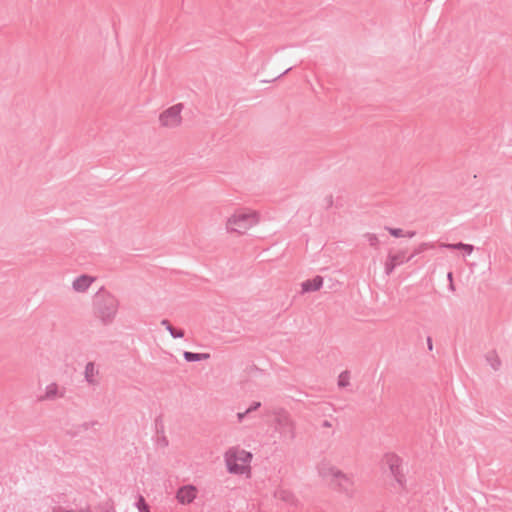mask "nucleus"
<instances>
[{"instance_id": "f257e3e1", "label": "nucleus", "mask_w": 512, "mask_h": 512, "mask_svg": "<svg viewBox=\"0 0 512 512\" xmlns=\"http://www.w3.org/2000/svg\"><path fill=\"white\" fill-rule=\"evenodd\" d=\"M93 307L96 317L106 325L114 320L118 312L119 301L113 294L101 288L94 296Z\"/></svg>"}, {"instance_id": "f03ea898", "label": "nucleus", "mask_w": 512, "mask_h": 512, "mask_svg": "<svg viewBox=\"0 0 512 512\" xmlns=\"http://www.w3.org/2000/svg\"><path fill=\"white\" fill-rule=\"evenodd\" d=\"M259 216L255 211L240 210L235 212L227 219V229L231 232L245 233L248 229L256 225Z\"/></svg>"}, {"instance_id": "7ed1b4c3", "label": "nucleus", "mask_w": 512, "mask_h": 512, "mask_svg": "<svg viewBox=\"0 0 512 512\" xmlns=\"http://www.w3.org/2000/svg\"><path fill=\"white\" fill-rule=\"evenodd\" d=\"M252 459V454L243 449H230L225 454L227 470L232 474H243Z\"/></svg>"}, {"instance_id": "20e7f679", "label": "nucleus", "mask_w": 512, "mask_h": 512, "mask_svg": "<svg viewBox=\"0 0 512 512\" xmlns=\"http://www.w3.org/2000/svg\"><path fill=\"white\" fill-rule=\"evenodd\" d=\"M275 430L280 433L284 439L294 440L296 437V424L290 414L283 410L274 412Z\"/></svg>"}, {"instance_id": "39448f33", "label": "nucleus", "mask_w": 512, "mask_h": 512, "mask_svg": "<svg viewBox=\"0 0 512 512\" xmlns=\"http://www.w3.org/2000/svg\"><path fill=\"white\" fill-rule=\"evenodd\" d=\"M182 109L183 104L179 103L163 111L159 116V121L161 125L168 128H175L179 126L182 121Z\"/></svg>"}, {"instance_id": "423d86ee", "label": "nucleus", "mask_w": 512, "mask_h": 512, "mask_svg": "<svg viewBox=\"0 0 512 512\" xmlns=\"http://www.w3.org/2000/svg\"><path fill=\"white\" fill-rule=\"evenodd\" d=\"M384 461L389 467L392 476L402 486L405 481V477L401 471V459L395 454H386Z\"/></svg>"}, {"instance_id": "0eeeda50", "label": "nucleus", "mask_w": 512, "mask_h": 512, "mask_svg": "<svg viewBox=\"0 0 512 512\" xmlns=\"http://www.w3.org/2000/svg\"><path fill=\"white\" fill-rule=\"evenodd\" d=\"M197 490L193 485H184L177 490L176 499L180 504L187 505L194 501Z\"/></svg>"}, {"instance_id": "6e6552de", "label": "nucleus", "mask_w": 512, "mask_h": 512, "mask_svg": "<svg viewBox=\"0 0 512 512\" xmlns=\"http://www.w3.org/2000/svg\"><path fill=\"white\" fill-rule=\"evenodd\" d=\"M95 278L86 274L80 275L75 278L72 282V288L75 292L84 293L86 292Z\"/></svg>"}, {"instance_id": "1a4fd4ad", "label": "nucleus", "mask_w": 512, "mask_h": 512, "mask_svg": "<svg viewBox=\"0 0 512 512\" xmlns=\"http://www.w3.org/2000/svg\"><path fill=\"white\" fill-rule=\"evenodd\" d=\"M99 369L94 362H88L84 370L85 381L92 386L99 385Z\"/></svg>"}, {"instance_id": "9d476101", "label": "nucleus", "mask_w": 512, "mask_h": 512, "mask_svg": "<svg viewBox=\"0 0 512 512\" xmlns=\"http://www.w3.org/2000/svg\"><path fill=\"white\" fill-rule=\"evenodd\" d=\"M64 396V389L60 390L56 383H51L46 386L45 394L39 397L40 401L55 400Z\"/></svg>"}, {"instance_id": "9b49d317", "label": "nucleus", "mask_w": 512, "mask_h": 512, "mask_svg": "<svg viewBox=\"0 0 512 512\" xmlns=\"http://www.w3.org/2000/svg\"><path fill=\"white\" fill-rule=\"evenodd\" d=\"M318 472L319 475L322 476L323 478L332 477L333 479H336L337 476H339L340 474V470L332 466L328 462H321L318 465Z\"/></svg>"}, {"instance_id": "f8f14e48", "label": "nucleus", "mask_w": 512, "mask_h": 512, "mask_svg": "<svg viewBox=\"0 0 512 512\" xmlns=\"http://www.w3.org/2000/svg\"><path fill=\"white\" fill-rule=\"evenodd\" d=\"M323 285V278L316 276L313 279L306 280L302 283L303 292H313L319 290Z\"/></svg>"}, {"instance_id": "ddd939ff", "label": "nucleus", "mask_w": 512, "mask_h": 512, "mask_svg": "<svg viewBox=\"0 0 512 512\" xmlns=\"http://www.w3.org/2000/svg\"><path fill=\"white\" fill-rule=\"evenodd\" d=\"M441 248H446L449 250H463L465 254L470 255L474 251V246L471 244H466L462 242L458 243H441Z\"/></svg>"}, {"instance_id": "4468645a", "label": "nucleus", "mask_w": 512, "mask_h": 512, "mask_svg": "<svg viewBox=\"0 0 512 512\" xmlns=\"http://www.w3.org/2000/svg\"><path fill=\"white\" fill-rule=\"evenodd\" d=\"M335 480L337 481L338 485L343 491L348 492L350 490L352 486V481L350 477H348L346 474L340 471L339 476H337Z\"/></svg>"}, {"instance_id": "2eb2a0df", "label": "nucleus", "mask_w": 512, "mask_h": 512, "mask_svg": "<svg viewBox=\"0 0 512 512\" xmlns=\"http://www.w3.org/2000/svg\"><path fill=\"white\" fill-rule=\"evenodd\" d=\"M486 361L491 366V368L495 371L499 370L501 366V360L499 359L497 353L495 351H490L486 354Z\"/></svg>"}, {"instance_id": "dca6fc26", "label": "nucleus", "mask_w": 512, "mask_h": 512, "mask_svg": "<svg viewBox=\"0 0 512 512\" xmlns=\"http://www.w3.org/2000/svg\"><path fill=\"white\" fill-rule=\"evenodd\" d=\"M388 257L389 259L393 260L397 265H401L409 261L404 251H399L398 253L395 254H389Z\"/></svg>"}, {"instance_id": "f3484780", "label": "nucleus", "mask_w": 512, "mask_h": 512, "mask_svg": "<svg viewBox=\"0 0 512 512\" xmlns=\"http://www.w3.org/2000/svg\"><path fill=\"white\" fill-rule=\"evenodd\" d=\"M97 424H98L97 421L84 422V423L78 425L76 427V431L71 433V435L72 436H76V435L80 434L83 431H87L88 429L92 428L93 426H95Z\"/></svg>"}, {"instance_id": "a211bd4d", "label": "nucleus", "mask_w": 512, "mask_h": 512, "mask_svg": "<svg viewBox=\"0 0 512 512\" xmlns=\"http://www.w3.org/2000/svg\"><path fill=\"white\" fill-rule=\"evenodd\" d=\"M349 380H350V372L348 370L341 372L338 377V386L340 388L347 387L350 384Z\"/></svg>"}, {"instance_id": "6ab92c4d", "label": "nucleus", "mask_w": 512, "mask_h": 512, "mask_svg": "<svg viewBox=\"0 0 512 512\" xmlns=\"http://www.w3.org/2000/svg\"><path fill=\"white\" fill-rule=\"evenodd\" d=\"M431 246L428 244V243H422L420 244L415 250L414 252L408 257V260H412L415 256H417L418 254L424 252L425 250H427L428 248H430Z\"/></svg>"}, {"instance_id": "aec40b11", "label": "nucleus", "mask_w": 512, "mask_h": 512, "mask_svg": "<svg viewBox=\"0 0 512 512\" xmlns=\"http://www.w3.org/2000/svg\"><path fill=\"white\" fill-rule=\"evenodd\" d=\"M183 357L187 362H197L199 361V353H194L190 351H185L183 353Z\"/></svg>"}, {"instance_id": "412c9836", "label": "nucleus", "mask_w": 512, "mask_h": 512, "mask_svg": "<svg viewBox=\"0 0 512 512\" xmlns=\"http://www.w3.org/2000/svg\"><path fill=\"white\" fill-rule=\"evenodd\" d=\"M137 508L139 512H150L149 506L145 502V499L142 496H139L138 502H137Z\"/></svg>"}, {"instance_id": "4be33fe9", "label": "nucleus", "mask_w": 512, "mask_h": 512, "mask_svg": "<svg viewBox=\"0 0 512 512\" xmlns=\"http://www.w3.org/2000/svg\"><path fill=\"white\" fill-rule=\"evenodd\" d=\"M397 266L398 265L393 260L389 259V257H388L387 261L385 263V272H386V274L390 275Z\"/></svg>"}, {"instance_id": "5701e85b", "label": "nucleus", "mask_w": 512, "mask_h": 512, "mask_svg": "<svg viewBox=\"0 0 512 512\" xmlns=\"http://www.w3.org/2000/svg\"><path fill=\"white\" fill-rule=\"evenodd\" d=\"M170 335L173 337V338H182L184 337V331L181 330V329H176L174 328L173 326H171L170 328H168L167 330Z\"/></svg>"}, {"instance_id": "b1692460", "label": "nucleus", "mask_w": 512, "mask_h": 512, "mask_svg": "<svg viewBox=\"0 0 512 512\" xmlns=\"http://www.w3.org/2000/svg\"><path fill=\"white\" fill-rule=\"evenodd\" d=\"M386 229L394 237H403V236H405L404 233H403V230L400 229V228L386 227Z\"/></svg>"}, {"instance_id": "393cba45", "label": "nucleus", "mask_w": 512, "mask_h": 512, "mask_svg": "<svg viewBox=\"0 0 512 512\" xmlns=\"http://www.w3.org/2000/svg\"><path fill=\"white\" fill-rule=\"evenodd\" d=\"M322 206L325 208V209H329L333 206V196L332 195H327L324 200H323V203H322Z\"/></svg>"}, {"instance_id": "a878e982", "label": "nucleus", "mask_w": 512, "mask_h": 512, "mask_svg": "<svg viewBox=\"0 0 512 512\" xmlns=\"http://www.w3.org/2000/svg\"><path fill=\"white\" fill-rule=\"evenodd\" d=\"M366 237H367V240H368L370 246H373V247L377 246L378 238L375 234H367Z\"/></svg>"}, {"instance_id": "bb28decb", "label": "nucleus", "mask_w": 512, "mask_h": 512, "mask_svg": "<svg viewBox=\"0 0 512 512\" xmlns=\"http://www.w3.org/2000/svg\"><path fill=\"white\" fill-rule=\"evenodd\" d=\"M260 407H261V402L255 401L246 409V411L250 415L252 412L258 410Z\"/></svg>"}, {"instance_id": "cd10ccee", "label": "nucleus", "mask_w": 512, "mask_h": 512, "mask_svg": "<svg viewBox=\"0 0 512 512\" xmlns=\"http://www.w3.org/2000/svg\"><path fill=\"white\" fill-rule=\"evenodd\" d=\"M247 416H249V413L245 410L243 412L237 413V420L239 423H241Z\"/></svg>"}, {"instance_id": "c85d7f7f", "label": "nucleus", "mask_w": 512, "mask_h": 512, "mask_svg": "<svg viewBox=\"0 0 512 512\" xmlns=\"http://www.w3.org/2000/svg\"><path fill=\"white\" fill-rule=\"evenodd\" d=\"M161 325L164 326L166 330H168V328H170L172 326L171 323L167 319H163L161 321Z\"/></svg>"}, {"instance_id": "c756f323", "label": "nucleus", "mask_w": 512, "mask_h": 512, "mask_svg": "<svg viewBox=\"0 0 512 512\" xmlns=\"http://www.w3.org/2000/svg\"><path fill=\"white\" fill-rule=\"evenodd\" d=\"M210 358V354L208 353H199V361L206 360Z\"/></svg>"}, {"instance_id": "7c9ffc66", "label": "nucleus", "mask_w": 512, "mask_h": 512, "mask_svg": "<svg viewBox=\"0 0 512 512\" xmlns=\"http://www.w3.org/2000/svg\"><path fill=\"white\" fill-rule=\"evenodd\" d=\"M322 427L330 428V427H332V423L328 420H324L322 423Z\"/></svg>"}, {"instance_id": "2f4dec72", "label": "nucleus", "mask_w": 512, "mask_h": 512, "mask_svg": "<svg viewBox=\"0 0 512 512\" xmlns=\"http://www.w3.org/2000/svg\"><path fill=\"white\" fill-rule=\"evenodd\" d=\"M427 345H428V349H429V350H432V348H433V344H432V339H431V337H427Z\"/></svg>"}, {"instance_id": "473e14b6", "label": "nucleus", "mask_w": 512, "mask_h": 512, "mask_svg": "<svg viewBox=\"0 0 512 512\" xmlns=\"http://www.w3.org/2000/svg\"><path fill=\"white\" fill-rule=\"evenodd\" d=\"M415 234H416V232H415V231H408V232H407L406 234H404V235H405V236H407V237H409V238H412V237H414V236H415Z\"/></svg>"}, {"instance_id": "72a5a7b5", "label": "nucleus", "mask_w": 512, "mask_h": 512, "mask_svg": "<svg viewBox=\"0 0 512 512\" xmlns=\"http://www.w3.org/2000/svg\"><path fill=\"white\" fill-rule=\"evenodd\" d=\"M447 278H448V280H449V281H450V283H451V282H452V279H453V274H452V272H449V273L447 274Z\"/></svg>"}, {"instance_id": "f704fd0d", "label": "nucleus", "mask_w": 512, "mask_h": 512, "mask_svg": "<svg viewBox=\"0 0 512 512\" xmlns=\"http://www.w3.org/2000/svg\"><path fill=\"white\" fill-rule=\"evenodd\" d=\"M449 288H450L451 290H454L453 282H451V283H450Z\"/></svg>"}, {"instance_id": "c9c22d12", "label": "nucleus", "mask_w": 512, "mask_h": 512, "mask_svg": "<svg viewBox=\"0 0 512 512\" xmlns=\"http://www.w3.org/2000/svg\"><path fill=\"white\" fill-rule=\"evenodd\" d=\"M291 69H292L291 67H290V68H287V69L283 72V74L288 73Z\"/></svg>"}, {"instance_id": "e433bc0d", "label": "nucleus", "mask_w": 512, "mask_h": 512, "mask_svg": "<svg viewBox=\"0 0 512 512\" xmlns=\"http://www.w3.org/2000/svg\"><path fill=\"white\" fill-rule=\"evenodd\" d=\"M509 284L512 285V277L509 279Z\"/></svg>"}]
</instances>
